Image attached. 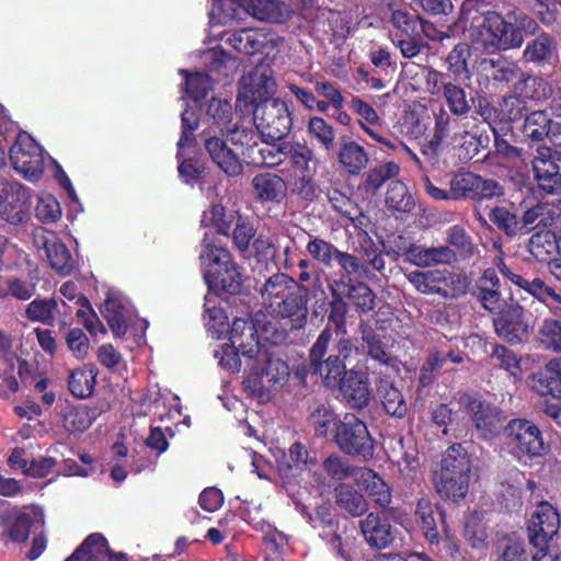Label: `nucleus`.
I'll use <instances>...</instances> for the list:
<instances>
[{
	"mask_svg": "<svg viewBox=\"0 0 561 561\" xmlns=\"http://www.w3.org/2000/svg\"><path fill=\"white\" fill-rule=\"evenodd\" d=\"M242 2V0H214L209 16L219 24L239 19L241 12L244 11Z\"/></svg>",
	"mask_w": 561,
	"mask_h": 561,
	"instance_id": "nucleus-50",
	"label": "nucleus"
},
{
	"mask_svg": "<svg viewBox=\"0 0 561 561\" xmlns=\"http://www.w3.org/2000/svg\"><path fill=\"white\" fill-rule=\"evenodd\" d=\"M405 259L413 265L427 267L450 263L455 259V253L448 247L424 248L412 245L405 252Z\"/></svg>",
	"mask_w": 561,
	"mask_h": 561,
	"instance_id": "nucleus-31",
	"label": "nucleus"
},
{
	"mask_svg": "<svg viewBox=\"0 0 561 561\" xmlns=\"http://www.w3.org/2000/svg\"><path fill=\"white\" fill-rule=\"evenodd\" d=\"M60 313L58 302L55 299H35L25 309L28 320L46 325H51L56 316Z\"/></svg>",
	"mask_w": 561,
	"mask_h": 561,
	"instance_id": "nucleus-41",
	"label": "nucleus"
},
{
	"mask_svg": "<svg viewBox=\"0 0 561 561\" xmlns=\"http://www.w3.org/2000/svg\"><path fill=\"white\" fill-rule=\"evenodd\" d=\"M95 369L93 367H84L76 369L69 378V389L71 393L78 398L89 397L95 385Z\"/></svg>",
	"mask_w": 561,
	"mask_h": 561,
	"instance_id": "nucleus-47",
	"label": "nucleus"
},
{
	"mask_svg": "<svg viewBox=\"0 0 561 561\" xmlns=\"http://www.w3.org/2000/svg\"><path fill=\"white\" fill-rule=\"evenodd\" d=\"M207 115L213 119L220 133L231 124L232 106L229 102L220 99H211L207 107Z\"/></svg>",
	"mask_w": 561,
	"mask_h": 561,
	"instance_id": "nucleus-59",
	"label": "nucleus"
},
{
	"mask_svg": "<svg viewBox=\"0 0 561 561\" xmlns=\"http://www.w3.org/2000/svg\"><path fill=\"white\" fill-rule=\"evenodd\" d=\"M226 42L242 54L253 55L262 50L266 36L254 28H242L228 33Z\"/></svg>",
	"mask_w": 561,
	"mask_h": 561,
	"instance_id": "nucleus-36",
	"label": "nucleus"
},
{
	"mask_svg": "<svg viewBox=\"0 0 561 561\" xmlns=\"http://www.w3.org/2000/svg\"><path fill=\"white\" fill-rule=\"evenodd\" d=\"M340 421L332 410L323 405L318 407L311 414V422L318 436H327L330 432L335 434Z\"/></svg>",
	"mask_w": 561,
	"mask_h": 561,
	"instance_id": "nucleus-58",
	"label": "nucleus"
},
{
	"mask_svg": "<svg viewBox=\"0 0 561 561\" xmlns=\"http://www.w3.org/2000/svg\"><path fill=\"white\" fill-rule=\"evenodd\" d=\"M451 191L455 198L491 199L503 195L500 183L493 179L466 172L451 180Z\"/></svg>",
	"mask_w": 561,
	"mask_h": 561,
	"instance_id": "nucleus-18",
	"label": "nucleus"
},
{
	"mask_svg": "<svg viewBox=\"0 0 561 561\" xmlns=\"http://www.w3.org/2000/svg\"><path fill=\"white\" fill-rule=\"evenodd\" d=\"M199 260L204 279L210 291L215 295L220 291H239L242 283L241 273L215 231L205 232Z\"/></svg>",
	"mask_w": 561,
	"mask_h": 561,
	"instance_id": "nucleus-6",
	"label": "nucleus"
},
{
	"mask_svg": "<svg viewBox=\"0 0 561 561\" xmlns=\"http://www.w3.org/2000/svg\"><path fill=\"white\" fill-rule=\"evenodd\" d=\"M367 495L379 506L386 507L391 502V490L385 480L374 470L358 467L355 471V481Z\"/></svg>",
	"mask_w": 561,
	"mask_h": 561,
	"instance_id": "nucleus-26",
	"label": "nucleus"
},
{
	"mask_svg": "<svg viewBox=\"0 0 561 561\" xmlns=\"http://www.w3.org/2000/svg\"><path fill=\"white\" fill-rule=\"evenodd\" d=\"M471 56L470 48L467 44L460 43L456 45L446 58L447 68L456 77L468 72V60Z\"/></svg>",
	"mask_w": 561,
	"mask_h": 561,
	"instance_id": "nucleus-63",
	"label": "nucleus"
},
{
	"mask_svg": "<svg viewBox=\"0 0 561 561\" xmlns=\"http://www.w3.org/2000/svg\"><path fill=\"white\" fill-rule=\"evenodd\" d=\"M66 561H127L125 554H113L105 538L90 535Z\"/></svg>",
	"mask_w": 561,
	"mask_h": 561,
	"instance_id": "nucleus-25",
	"label": "nucleus"
},
{
	"mask_svg": "<svg viewBox=\"0 0 561 561\" xmlns=\"http://www.w3.org/2000/svg\"><path fill=\"white\" fill-rule=\"evenodd\" d=\"M530 387L540 396H551L554 399H561V376L545 370L535 374L531 379Z\"/></svg>",
	"mask_w": 561,
	"mask_h": 561,
	"instance_id": "nucleus-48",
	"label": "nucleus"
},
{
	"mask_svg": "<svg viewBox=\"0 0 561 561\" xmlns=\"http://www.w3.org/2000/svg\"><path fill=\"white\" fill-rule=\"evenodd\" d=\"M408 280L421 294L448 296L454 284V275L447 270L412 271L405 274Z\"/></svg>",
	"mask_w": 561,
	"mask_h": 561,
	"instance_id": "nucleus-21",
	"label": "nucleus"
},
{
	"mask_svg": "<svg viewBox=\"0 0 561 561\" xmlns=\"http://www.w3.org/2000/svg\"><path fill=\"white\" fill-rule=\"evenodd\" d=\"M275 88L272 69L267 66L255 67L240 82L237 106L241 107L242 103L255 105L264 100H271Z\"/></svg>",
	"mask_w": 561,
	"mask_h": 561,
	"instance_id": "nucleus-17",
	"label": "nucleus"
},
{
	"mask_svg": "<svg viewBox=\"0 0 561 561\" xmlns=\"http://www.w3.org/2000/svg\"><path fill=\"white\" fill-rule=\"evenodd\" d=\"M358 347L350 337L333 339V331L325 327L310 348L309 359L312 373L318 375L328 388L337 386L345 377V363L358 354Z\"/></svg>",
	"mask_w": 561,
	"mask_h": 561,
	"instance_id": "nucleus-5",
	"label": "nucleus"
},
{
	"mask_svg": "<svg viewBox=\"0 0 561 561\" xmlns=\"http://www.w3.org/2000/svg\"><path fill=\"white\" fill-rule=\"evenodd\" d=\"M102 312L114 336H124L128 327V309L125 302L119 297L110 295Z\"/></svg>",
	"mask_w": 561,
	"mask_h": 561,
	"instance_id": "nucleus-35",
	"label": "nucleus"
},
{
	"mask_svg": "<svg viewBox=\"0 0 561 561\" xmlns=\"http://www.w3.org/2000/svg\"><path fill=\"white\" fill-rule=\"evenodd\" d=\"M261 304L266 312L287 320L291 330L302 329L308 319L307 290L284 273H276L260 288Z\"/></svg>",
	"mask_w": 561,
	"mask_h": 561,
	"instance_id": "nucleus-2",
	"label": "nucleus"
},
{
	"mask_svg": "<svg viewBox=\"0 0 561 561\" xmlns=\"http://www.w3.org/2000/svg\"><path fill=\"white\" fill-rule=\"evenodd\" d=\"M251 111L256 130L266 139L279 140L291 129L293 118L288 104L279 98L264 100Z\"/></svg>",
	"mask_w": 561,
	"mask_h": 561,
	"instance_id": "nucleus-11",
	"label": "nucleus"
},
{
	"mask_svg": "<svg viewBox=\"0 0 561 561\" xmlns=\"http://www.w3.org/2000/svg\"><path fill=\"white\" fill-rule=\"evenodd\" d=\"M495 561H528L526 541L518 535L503 537L496 548Z\"/></svg>",
	"mask_w": 561,
	"mask_h": 561,
	"instance_id": "nucleus-40",
	"label": "nucleus"
},
{
	"mask_svg": "<svg viewBox=\"0 0 561 561\" xmlns=\"http://www.w3.org/2000/svg\"><path fill=\"white\" fill-rule=\"evenodd\" d=\"M205 324L208 331L217 339L228 332L227 316L224 310L217 307L209 296L205 297Z\"/></svg>",
	"mask_w": 561,
	"mask_h": 561,
	"instance_id": "nucleus-49",
	"label": "nucleus"
},
{
	"mask_svg": "<svg viewBox=\"0 0 561 561\" xmlns=\"http://www.w3.org/2000/svg\"><path fill=\"white\" fill-rule=\"evenodd\" d=\"M336 503L353 516H360L368 510L364 496L348 484H340L336 489Z\"/></svg>",
	"mask_w": 561,
	"mask_h": 561,
	"instance_id": "nucleus-42",
	"label": "nucleus"
},
{
	"mask_svg": "<svg viewBox=\"0 0 561 561\" xmlns=\"http://www.w3.org/2000/svg\"><path fill=\"white\" fill-rule=\"evenodd\" d=\"M334 440L346 455L368 459L374 455V439L366 424L354 414H345L335 428Z\"/></svg>",
	"mask_w": 561,
	"mask_h": 561,
	"instance_id": "nucleus-13",
	"label": "nucleus"
},
{
	"mask_svg": "<svg viewBox=\"0 0 561 561\" xmlns=\"http://www.w3.org/2000/svg\"><path fill=\"white\" fill-rule=\"evenodd\" d=\"M560 514L547 501L540 502L531 515L528 530L530 543L536 548L531 561H542L549 553V543L560 529Z\"/></svg>",
	"mask_w": 561,
	"mask_h": 561,
	"instance_id": "nucleus-12",
	"label": "nucleus"
},
{
	"mask_svg": "<svg viewBox=\"0 0 561 561\" xmlns=\"http://www.w3.org/2000/svg\"><path fill=\"white\" fill-rule=\"evenodd\" d=\"M39 251H44L51 268L61 275H68L73 268L72 256L64 242L53 232L42 230L34 237Z\"/></svg>",
	"mask_w": 561,
	"mask_h": 561,
	"instance_id": "nucleus-20",
	"label": "nucleus"
},
{
	"mask_svg": "<svg viewBox=\"0 0 561 561\" xmlns=\"http://www.w3.org/2000/svg\"><path fill=\"white\" fill-rule=\"evenodd\" d=\"M358 467H352L347 460L339 455H330L322 462L324 478L332 482H341L345 479L355 481V471Z\"/></svg>",
	"mask_w": 561,
	"mask_h": 561,
	"instance_id": "nucleus-45",
	"label": "nucleus"
},
{
	"mask_svg": "<svg viewBox=\"0 0 561 561\" xmlns=\"http://www.w3.org/2000/svg\"><path fill=\"white\" fill-rule=\"evenodd\" d=\"M500 273L519 288L526 290L550 310L552 318H546L538 330V342L547 350L561 354V295L540 278L528 280L514 273L502 255L494 260Z\"/></svg>",
	"mask_w": 561,
	"mask_h": 561,
	"instance_id": "nucleus-4",
	"label": "nucleus"
},
{
	"mask_svg": "<svg viewBox=\"0 0 561 561\" xmlns=\"http://www.w3.org/2000/svg\"><path fill=\"white\" fill-rule=\"evenodd\" d=\"M224 131L236 146L234 149L229 148L216 135H210V131L204 133L205 149L219 169L230 176H236L242 172V161L247 163L249 149L257 145L259 135L251 127L250 122L248 125L243 122L230 124Z\"/></svg>",
	"mask_w": 561,
	"mask_h": 561,
	"instance_id": "nucleus-7",
	"label": "nucleus"
},
{
	"mask_svg": "<svg viewBox=\"0 0 561 561\" xmlns=\"http://www.w3.org/2000/svg\"><path fill=\"white\" fill-rule=\"evenodd\" d=\"M443 94L453 114L459 116L469 112L470 106L462 88L448 82L444 84Z\"/></svg>",
	"mask_w": 561,
	"mask_h": 561,
	"instance_id": "nucleus-62",
	"label": "nucleus"
},
{
	"mask_svg": "<svg viewBox=\"0 0 561 561\" xmlns=\"http://www.w3.org/2000/svg\"><path fill=\"white\" fill-rule=\"evenodd\" d=\"M467 412L471 415L476 430L483 439L496 436L503 427V419L500 410L488 402L473 396H465L461 399Z\"/></svg>",
	"mask_w": 561,
	"mask_h": 561,
	"instance_id": "nucleus-19",
	"label": "nucleus"
},
{
	"mask_svg": "<svg viewBox=\"0 0 561 561\" xmlns=\"http://www.w3.org/2000/svg\"><path fill=\"white\" fill-rule=\"evenodd\" d=\"M528 250L535 260L547 262L556 253L557 243L549 232L535 233L529 240Z\"/></svg>",
	"mask_w": 561,
	"mask_h": 561,
	"instance_id": "nucleus-51",
	"label": "nucleus"
},
{
	"mask_svg": "<svg viewBox=\"0 0 561 561\" xmlns=\"http://www.w3.org/2000/svg\"><path fill=\"white\" fill-rule=\"evenodd\" d=\"M252 185L255 196L262 202H279L286 195V183L278 175L257 174Z\"/></svg>",
	"mask_w": 561,
	"mask_h": 561,
	"instance_id": "nucleus-37",
	"label": "nucleus"
},
{
	"mask_svg": "<svg viewBox=\"0 0 561 561\" xmlns=\"http://www.w3.org/2000/svg\"><path fill=\"white\" fill-rule=\"evenodd\" d=\"M557 51L558 42L554 36L542 32L526 44L523 58L526 62L550 64L556 57Z\"/></svg>",
	"mask_w": 561,
	"mask_h": 561,
	"instance_id": "nucleus-29",
	"label": "nucleus"
},
{
	"mask_svg": "<svg viewBox=\"0 0 561 561\" xmlns=\"http://www.w3.org/2000/svg\"><path fill=\"white\" fill-rule=\"evenodd\" d=\"M286 151L285 142L268 144L267 141H257V145L252 146L249 152H247V163L255 167H278L286 162Z\"/></svg>",
	"mask_w": 561,
	"mask_h": 561,
	"instance_id": "nucleus-30",
	"label": "nucleus"
},
{
	"mask_svg": "<svg viewBox=\"0 0 561 561\" xmlns=\"http://www.w3.org/2000/svg\"><path fill=\"white\" fill-rule=\"evenodd\" d=\"M524 133L534 140H540L545 136H554L552 131V122L543 111H536L526 116Z\"/></svg>",
	"mask_w": 561,
	"mask_h": 561,
	"instance_id": "nucleus-46",
	"label": "nucleus"
},
{
	"mask_svg": "<svg viewBox=\"0 0 561 561\" xmlns=\"http://www.w3.org/2000/svg\"><path fill=\"white\" fill-rule=\"evenodd\" d=\"M548 150L540 151L533 159L534 178L540 190L549 194L561 191V174L553 160L546 156Z\"/></svg>",
	"mask_w": 561,
	"mask_h": 561,
	"instance_id": "nucleus-27",
	"label": "nucleus"
},
{
	"mask_svg": "<svg viewBox=\"0 0 561 561\" xmlns=\"http://www.w3.org/2000/svg\"><path fill=\"white\" fill-rule=\"evenodd\" d=\"M447 358L454 363L462 362V357L453 352H433L421 367L420 381L427 385L431 381V375L442 368Z\"/></svg>",
	"mask_w": 561,
	"mask_h": 561,
	"instance_id": "nucleus-56",
	"label": "nucleus"
},
{
	"mask_svg": "<svg viewBox=\"0 0 561 561\" xmlns=\"http://www.w3.org/2000/svg\"><path fill=\"white\" fill-rule=\"evenodd\" d=\"M386 204L398 213H411L415 206L414 198L401 181L391 182L387 191Z\"/></svg>",
	"mask_w": 561,
	"mask_h": 561,
	"instance_id": "nucleus-43",
	"label": "nucleus"
},
{
	"mask_svg": "<svg viewBox=\"0 0 561 561\" xmlns=\"http://www.w3.org/2000/svg\"><path fill=\"white\" fill-rule=\"evenodd\" d=\"M490 220L507 236H516L522 233L520 220L516 215L507 210L505 207H495L491 210Z\"/></svg>",
	"mask_w": 561,
	"mask_h": 561,
	"instance_id": "nucleus-57",
	"label": "nucleus"
},
{
	"mask_svg": "<svg viewBox=\"0 0 561 561\" xmlns=\"http://www.w3.org/2000/svg\"><path fill=\"white\" fill-rule=\"evenodd\" d=\"M561 199L537 203L526 209L520 219L522 232L537 227H552L561 219Z\"/></svg>",
	"mask_w": 561,
	"mask_h": 561,
	"instance_id": "nucleus-22",
	"label": "nucleus"
},
{
	"mask_svg": "<svg viewBox=\"0 0 561 561\" xmlns=\"http://www.w3.org/2000/svg\"><path fill=\"white\" fill-rule=\"evenodd\" d=\"M471 463L461 445H455L445 453L440 468L434 477L436 492L446 500L458 502L468 493Z\"/></svg>",
	"mask_w": 561,
	"mask_h": 561,
	"instance_id": "nucleus-8",
	"label": "nucleus"
},
{
	"mask_svg": "<svg viewBox=\"0 0 561 561\" xmlns=\"http://www.w3.org/2000/svg\"><path fill=\"white\" fill-rule=\"evenodd\" d=\"M13 168L30 181H36L44 171L42 148L27 133H20L10 149Z\"/></svg>",
	"mask_w": 561,
	"mask_h": 561,
	"instance_id": "nucleus-15",
	"label": "nucleus"
},
{
	"mask_svg": "<svg viewBox=\"0 0 561 561\" xmlns=\"http://www.w3.org/2000/svg\"><path fill=\"white\" fill-rule=\"evenodd\" d=\"M307 135L312 142H316L327 151H331L335 147V129L320 116H311L308 119Z\"/></svg>",
	"mask_w": 561,
	"mask_h": 561,
	"instance_id": "nucleus-39",
	"label": "nucleus"
},
{
	"mask_svg": "<svg viewBox=\"0 0 561 561\" xmlns=\"http://www.w3.org/2000/svg\"><path fill=\"white\" fill-rule=\"evenodd\" d=\"M227 333H229L230 344L241 347V352L249 348L250 342H257L254 327L247 319L236 318Z\"/></svg>",
	"mask_w": 561,
	"mask_h": 561,
	"instance_id": "nucleus-52",
	"label": "nucleus"
},
{
	"mask_svg": "<svg viewBox=\"0 0 561 561\" xmlns=\"http://www.w3.org/2000/svg\"><path fill=\"white\" fill-rule=\"evenodd\" d=\"M337 159L342 168L352 175L359 174L369 162L367 151L353 139H345L341 142Z\"/></svg>",
	"mask_w": 561,
	"mask_h": 561,
	"instance_id": "nucleus-32",
	"label": "nucleus"
},
{
	"mask_svg": "<svg viewBox=\"0 0 561 561\" xmlns=\"http://www.w3.org/2000/svg\"><path fill=\"white\" fill-rule=\"evenodd\" d=\"M415 519L425 538L431 542H438L439 534L434 517V508L428 500L422 499L417 502Z\"/></svg>",
	"mask_w": 561,
	"mask_h": 561,
	"instance_id": "nucleus-44",
	"label": "nucleus"
},
{
	"mask_svg": "<svg viewBox=\"0 0 561 561\" xmlns=\"http://www.w3.org/2000/svg\"><path fill=\"white\" fill-rule=\"evenodd\" d=\"M44 525V513L42 508L32 506L27 511L18 514L8 520L5 536L15 542L25 541L32 527L37 529Z\"/></svg>",
	"mask_w": 561,
	"mask_h": 561,
	"instance_id": "nucleus-28",
	"label": "nucleus"
},
{
	"mask_svg": "<svg viewBox=\"0 0 561 561\" xmlns=\"http://www.w3.org/2000/svg\"><path fill=\"white\" fill-rule=\"evenodd\" d=\"M215 356L219 359L220 366L231 373H238L242 366L244 367L241 347L237 345L225 344L216 351Z\"/></svg>",
	"mask_w": 561,
	"mask_h": 561,
	"instance_id": "nucleus-60",
	"label": "nucleus"
},
{
	"mask_svg": "<svg viewBox=\"0 0 561 561\" xmlns=\"http://www.w3.org/2000/svg\"><path fill=\"white\" fill-rule=\"evenodd\" d=\"M506 446L519 462L529 465L533 459L542 456L543 438L540 430L525 419L510 421L505 427Z\"/></svg>",
	"mask_w": 561,
	"mask_h": 561,
	"instance_id": "nucleus-9",
	"label": "nucleus"
},
{
	"mask_svg": "<svg viewBox=\"0 0 561 561\" xmlns=\"http://www.w3.org/2000/svg\"><path fill=\"white\" fill-rule=\"evenodd\" d=\"M35 217L45 224L58 221L61 218L58 201L49 194L39 195L35 206Z\"/></svg>",
	"mask_w": 561,
	"mask_h": 561,
	"instance_id": "nucleus-54",
	"label": "nucleus"
},
{
	"mask_svg": "<svg viewBox=\"0 0 561 561\" xmlns=\"http://www.w3.org/2000/svg\"><path fill=\"white\" fill-rule=\"evenodd\" d=\"M538 23L524 13L510 12L505 16L488 11L472 16L468 30L472 44L488 53L522 47L525 36L534 35Z\"/></svg>",
	"mask_w": 561,
	"mask_h": 561,
	"instance_id": "nucleus-1",
	"label": "nucleus"
},
{
	"mask_svg": "<svg viewBox=\"0 0 561 561\" xmlns=\"http://www.w3.org/2000/svg\"><path fill=\"white\" fill-rule=\"evenodd\" d=\"M360 530L366 542L376 549L387 548L394 539V530L387 517L369 513L360 522Z\"/></svg>",
	"mask_w": 561,
	"mask_h": 561,
	"instance_id": "nucleus-23",
	"label": "nucleus"
},
{
	"mask_svg": "<svg viewBox=\"0 0 561 561\" xmlns=\"http://www.w3.org/2000/svg\"><path fill=\"white\" fill-rule=\"evenodd\" d=\"M362 341L363 345L367 348V354L370 358L379 362L380 364H390L391 357L385 351L379 336L371 329L365 328L362 330Z\"/></svg>",
	"mask_w": 561,
	"mask_h": 561,
	"instance_id": "nucleus-61",
	"label": "nucleus"
},
{
	"mask_svg": "<svg viewBox=\"0 0 561 561\" xmlns=\"http://www.w3.org/2000/svg\"><path fill=\"white\" fill-rule=\"evenodd\" d=\"M242 351L244 371L248 374L243 387L249 397L263 403L271 399L273 391L288 380L289 367L278 357L262 352L259 342H250Z\"/></svg>",
	"mask_w": 561,
	"mask_h": 561,
	"instance_id": "nucleus-3",
	"label": "nucleus"
},
{
	"mask_svg": "<svg viewBox=\"0 0 561 561\" xmlns=\"http://www.w3.org/2000/svg\"><path fill=\"white\" fill-rule=\"evenodd\" d=\"M493 325L499 337L513 344L526 340L533 330L526 310L513 301L493 319Z\"/></svg>",
	"mask_w": 561,
	"mask_h": 561,
	"instance_id": "nucleus-16",
	"label": "nucleus"
},
{
	"mask_svg": "<svg viewBox=\"0 0 561 561\" xmlns=\"http://www.w3.org/2000/svg\"><path fill=\"white\" fill-rule=\"evenodd\" d=\"M481 69L489 78L501 84H510L515 80L522 79L524 76L515 61L503 56L484 59L481 62Z\"/></svg>",
	"mask_w": 561,
	"mask_h": 561,
	"instance_id": "nucleus-33",
	"label": "nucleus"
},
{
	"mask_svg": "<svg viewBox=\"0 0 561 561\" xmlns=\"http://www.w3.org/2000/svg\"><path fill=\"white\" fill-rule=\"evenodd\" d=\"M378 396L387 414L393 417L402 419L408 412V405L402 392L391 382L381 380L378 389Z\"/></svg>",
	"mask_w": 561,
	"mask_h": 561,
	"instance_id": "nucleus-38",
	"label": "nucleus"
},
{
	"mask_svg": "<svg viewBox=\"0 0 561 561\" xmlns=\"http://www.w3.org/2000/svg\"><path fill=\"white\" fill-rule=\"evenodd\" d=\"M465 538L474 549L486 547V526L479 514H471L465 524Z\"/></svg>",
	"mask_w": 561,
	"mask_h": 561,
	"instance_id": "nucleus-53",
	"label": "nucleus"
},
{
	"mask_svg": "<svg viewBox=\"0 0 561 561\" xmlns=\"http://www.w3.org/2000/svg\"><path fill=\"white\" fill-rule=\"evenodd\" d=\"M185 75V91L195 101L199 102L211 90V81L208 75L195 72L188 75L185 70H181Z\"/></svg>",
	"mask_w": 561,
	"mask_h": 561,
	"instance_id": "nucleus-55",
	"label": "nucleus"
},
{
	"mask_svg": "<svg viewBox=\"0 0 561 561\" xmlns=\"http://www.w3.org/2000/svg\"><path fill=\"white\" fill-rule=\"evenodd\" d=\"M339 385L343 399L352 408L362 409L368 404L370 388L365 373L351 369Z\"/></svg>",
	"mask_w": 561,
	"mask_h": 561,
	"instance_id": "nucleus-24",
	"label": "nucleus"
},
{
	"mask_svg": "<svg viewBox=\"0 0 561 561\" xmlns=\"http://www.w3.org/2000/svg\"><path fill=\"white\" fill-rule=\"evenodd\" d=\"M244 11L254 18L273 23H280L289 15L287 5L279 0H242Z\"/></svg>",
	"mask_w": 561,
	"mask_h": 561,
	"instance_id": "nucleus-34",
	"label": "nucleus"
},
{
	"mask_svg": "<svg viewBox=\"0 0 561 561\" xmlns=\"http://www.w3.org/2000/svg\"><path fill=\"white\" fill-rule=\"evenodd\" d=\"M347 297L360 312H368L375 307V295L364 283L353 285Z\"/></svg>",
	"mask_w": 561,
	"mask_h": 561,
	"instance_id": "nucleus-64",
	"label": "nucleus"
},
{
	"mask_svg": "<svg viewBox=\"0 0 561 561\" xmlns=\"http://www.w3.org/2000/svg\"><path fill=\"white\" fill-rule=\"evenodd\" d=\"M32 194L18 182L0 183V219L10 226H23L31 219Z\"/></svg>",
	"mask_w": 561,
	"mask_h": 561,
	"instance_id": "nucleus-14",
	"label": "nucleus"
},
{
	"mask_svg": "<svg viewBox=\"0 0 561 561\" xmlns=\"http://www.w3.org/2000/svg\"><path fill=\"white\" fill-rule=\"evenodd\" d=\"M285 149L286 165L282 172H287L286 179L295 193L306 199L311 198L314 194V169L310 165L312 150L299 142H285Z\"/></svg>",
	"mask_w": 561,
	"mask_h": 561,
	"instance_id": "nucleus-10",
	"label": "nucleus"
}]
</instances>
